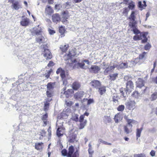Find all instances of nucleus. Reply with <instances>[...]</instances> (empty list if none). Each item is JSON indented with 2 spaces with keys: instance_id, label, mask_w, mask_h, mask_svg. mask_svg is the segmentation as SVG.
Segmentation results:
<instances>
[{
  "instance_id": "f03ea898",
  "label": "nucleus",
  "mask_w": 157,
  "mask_h": 157,
  "mask_svg": "<svg viewBox=\"0 0 157 157\" xmlns=\"http://www.w3.org/2000/svg\"><path fill=\"white\" fill-rule=\"evenodd\" d=\"M137 121H135L129 120L128 121L127 124L124 126V131L127 134L131 133L132 131V124H136Z\"/></svg>"
},
{
  "instance_id": "7ed1b4c3",
  "label": "nucleus",
  "mask_w": 157,
  "mask_h": 157,
  "mask_svg": "<svg viewBox=\"0 0 157 157\" xmlns=\"http://www.w3.org/2000/svg\"><path fill=\"white\" fill-rule=\"evenodd\" d=\"M71 64L72 65H71V66H73V68L74 69L79 67L82 69L86 68L85 67L84 63L82 62L79 63L78 61L76 59H74V60H72Z\"/></svg>"
},
{
  "instance_id": "37998d69",
  "label": "nucleus",
  "mask_w": 157,
  "mask_h": 157,
  "mask_svg": "<svg viewBox=\"0 0 157 157\" xmlns=\"http://www.w3.org/2000/svg\"><path fill=\"white\" fill-rule=\"evenodd\" d=\"M157 98V92H155L151 96V98L152 100H154Z\"/></svg>"
},
{
  "instance_id": "473e14b6",
  "label": "nucleus",
  "mask_w": 157,
  "mask_h": 157,
  "mask_svg": "<svg viewBox=\"0 0 157 157\" xmlns=\"http://www.w3.org/2000/svg\"><path fill=\"white\" fill-rule=\"evenodd\" d=\"M143 129V128L142 127L140 128H137L136 129V136L137 137V139L140 136L141 133Z\"/></svg>"
},
{
  "instance_id": "b1692460",
  "label": "nucleus",
  "mask_w": 157,
  "mask_h": 157,
  "mask_svg": "<svg viewBox=\"0 0 157 157\" xmlns=\"http://www.w3.org/2000/svg\"><path fill=\"white\" fill-rule=\"evenodd\" d=\"M72 7V3L70 2H67L64 3L62 6V7L63 8L69 9Z\"/></svg>"
},
{
  "instance_id": "9b49d317",
  "label": "nucleus",
  "mask_w": 157,
  "mask_h": 157,
  "mask_svg": "<svg viewBox=\"0 0 157 157\" xmlns=\"http://www.w3.org/2000/svg\"><path fill=\"white\" fill-rule=\"evenodd\" d=\"M36 41L40 44L43 43L46 41L44 36L41 34L37 36L36 39Z\"/></svg>"
},
{
  "instance_id": "e433bc0d",
  "label": "nucleus",
  "mask_w": 157,
  "mask_h": 157,
  "mask_svg": "<svg viewBox=\"0 0 157 157\" xmlns=\"http://www.w3.org/2000/svg\"><path fill=\"white\" fill-rule=\"evenodd\" d=\"M46 94L48 97L51 98L53 95V93L52 91L47 90Z\"/></svg>"
},
{
  "instance_id": "a18cd8bd",
  "label": "nucleus",
  "mask_w": 157,
  "mask_h": 157,
  "mask_svg": "<svg viewBox=\"0 0 157 157\" xmlns=\"http://www.w3.org/2000/svg\"><path fill=\"white\" fill-rule=\"evenodd\" d=\"M135 7V5H134L133 2H131L129 3L128 4V8L129 9L132 10Z\"/></svg>"
},
{
  "instance_id": "13d9d810",
  "label": "nucleus",
  "mask_w": 157,
  "mask_h": 157,
  "mask_svg": "<svg viewBox=\"0 0 157 157\" xmlns=\"http://www.w3.org/2000/svg\"><path fill=\"white\" fill-rule=\"evenodd\" d=\"M48 117V115L47 113H46L41 118V119L42 120L45 121L47 120V119Z\"/></svg>"
},
{
  "instance_id": "ddd939ff",
  "label": "nucleus",
  "mask_w": 157,
  "mask_h": 157,
  "mask_svg": "<svg viewBox=\"0 0 157 157\" xmlns=\"http://www.w3.org/2000/svg\"><path fill=\"white\" fill-rule=\"evenodd\" d=\"M147 34L148 33L147 32L142 33L140 34L139 35L140 38H141V40H142V43H145L147 41Z\"/></svg>"
},
{
  "instance_id": "4d7b16f0",
  "label": "nucleus",
  "mask_w": 157,
  "mask_h": 157,
  "mask_svg": "<svg viewBox=\"0 0 157 157\" xmlns=\"http://www.w3.org/2000/svg\"><path fill=\"white\" fill-rule=\"evenodd\" d=\"M133 39L135 40H141V38H140L139 35H136L134 36Z\"/></svg>"
},
{
  "instance_id": "4c0bfd02",
  "label": "nucleus",
  "mask_w": 157,
  "mask_h": 157,
  "mask_svg": "<svg viewBox=\"0 0 157 157\" xmlns=\"http://www.w3.org/2000/svg\"><path fill=\"white\" fill-rule=\"evenodd\" d=\"M125 108V107L123 105H119L117 108V110L118 111L122 112L123 111Z\"/></svg>"
},
{
  "instance_id": "cd10ccee",
  "label": "nucleus",
  "mask_w": 157,
  "mask_h": 157,
  "mask_svg": "<svg viewBox=\"0 0 157 157\" xmlns=\"http://www.w3.org/2000/svg\"><path fill=\"white\" fill-rule=\"evenodd\" d=\"M98 91L99 93L101 95H102L103 94H104L106 91L105 87V86H101L98 88Z\"/></svg>"
},
{
  "instance_id": "774afa93",
  "label": "nucleus",
  "mask_w": 157,
  "mask_h": 157,
  "mask_svg": "<svg viewBox=\"0 0 157 157\" xmlns=\"http://www.w3.org/2000/svg\"><path fill=\"white\" fill-rule=\"evenodd\" d=\"M88 151L89 154H92L94 152V151L92 150V148L88 149Z\"/></svg>"
},
{
  "instance_id": "09e8293b",
  "label": "nucleus",
  "mask_w": 157,
  "mask_h": 157,
  "mask_svg": "<svg viewBox=\"0 0 157 157\" xmlns=\"http://www.w3.org/2000/svg\"><path fill=\"white\" fill-rule=\"evenodd\" d=\"M85 100L87 101V105H89L93 103L94 102V100L93 99L90 98L89 99H86Z\"/></svg>"
},
{
  "instance_id": "7c9ffc66",
  "label": "nucleus",
  "mask_w": 157,
  "mask_h": 157,
  "mask_svg": "<svg viewBox=\"0 0 157 157\" xmlns=\"http://www.w3.org/2000/svg\"><path fill=\"white\" fill-rule=\"evenodd\" d=\"M78 117V114L73 113L72 115V117L71 118V120L76 122H77L79 120Z\"/></svg>"
},
{
  "instance_id": "c03bdc74",
  "label": "nucleus",
  "mask_w": 157,
  "mask_h": 157,
  "mask_svg": "<svg viewBox=\"0 0 157 157\" xmlns=\"http://www.w3.org/2000/svg\"><path fill=\"white\" fill-rule=\"evenodd\" d=\"M134 157H146V156L144 153H140L135 154Z\"/></svg>"
},
{
  "instance_id": "dca6fc26",
  "label": "nucleus",
  "mask_w": 157,
  "mask_h": 157,
  "mask_svg": "<svg viewBox=\"0 0 157 157\" xmlns=\"http://www.w3.org/2000/svg\"><path fill=\"white\" fill-rule=\"evenodd\" d=\"M136 86L140 88L144 86V81L142 79L139 78L136 82Z\"/></svg>"
},
{
  "instance_id": "4be33fe9",
  "label": "nucleus",
  "mask_w": 157,
  "mask_h": 157,
  "mask_svg": "<svg viewBox=\"0 0 157 157\" xmlns=\"http://www.w3.org/2000/svg\"><path fill=\"white\" fill-rule=\"evenodd\" d=\"M120 92L121 94V96L124 98H125L128 94V91L125 88H121L120 90Z\"/></svg>"
},
{
  "instance_id": "052dcab7",
  "label": "nucleus",
  "mask_w": 157,
  "mask_h": 157,
  "mask_svg": "<svg viewBox=\"0 0 157 157\" xmlns=\"http://www.w3.org/2000/svg\"><path fill=\"white\" fill-rule=\"evenodd\" d=\"M84 119V115H82L79 117V121L80 122H82L83 121Z\"/></svg>"
},
{
  "instance_id": "bb28decb",
  "label": "nucleus",
  "mask_w": 157,
  "mask_h": 157,
  "mask_svg": "<svg viewBox=\"0 0 157 157\" xmlns=\"http://www.w3.org/2000/svg\"><path fill=\"white\" fill-rule=\"evenodd\" d=\"M128 64L127 63H122L117 66V68L118 69L126 68L128 67Z\"/></svg>"
},
{
  "instance_id": "0e129e2a",
  "label": "nucleus",
  "mask_w": 157,
  "mask_h": 157,
  "mask_svg": "<svg viewBox=\"0 0 157 157\" xmlns=\"http://www.w3.org/2000/svg\"><path fill=\"white\" fill-rule=\"evenodd\" d=\"M78 153L77 151H76L72 155V157H78Z\"/></svg>"
},
{
  "instance_id": "f8f14e48",
  "label": "nucleus",
  "mask_w": 157,
  "mask_h": 157,
  "mask_svg": "<svg viewBox=\"0 0 157 157\" xmlns=\"http://www.w3.org/2000/svg\"><path fill=\"white\" fill-rule=\"evenodd\" d=\"M76 55V53L73 51L69 52L68 54H66L64 56V58L65 60L70 59V58L72 56Z\"/></svg>"
},
{
  "instance_id": "6ab92c4d",
  "label": "nucleus",
  "mask_w": 157,
  "mask_h": 157,
  "mask_svg": "<svg viewBox=\"0 0 157 157\" xmlns=\"http://www.w3.org/2000/svg\"><path fill=\"white\" fill-rule=\"evenodd\" d=\"M52 20L54 22H57L60 20V15L58 13H55L52 16Z\"/></svg>"
},
{
  "instance_id": "72a5a7b5",
  "label": "nucleus",
  "mask_w": 157,
  "mask_h": 157,
  "mask_svg": "<svg viewBox=\"0 0 157 157\" xmlns=\"http://www.w3.org/2000/svg\"><path fill=\"white\" fill-rule=\"evenodd\" d=\"M76 134L71 135L70 136V141L71 142H73L76 140Z\"/></svg>"
},
{
  "instance_id": "e2e57ef3",
  "label": "nucleus",
  "mask_w": 157,
  "mask_h": 157,
  "mask_svg": "<svg viewBox=\"0 0 157 157\" xmlns=\"http://www.w3.org/2000/svg\"><path fill=\"white\" fill-rule=\"evenodd\" d=\"M155 152L154 151L152 150L150 152V154L152 157L154 156L155 155Z\"/></svg>"
},
{
  "instance_id": "20e7f679",
  "label": "nucleus",
  "mask_w": 157,
  "mask_h": 157,
  "mask_svg": "<svg viewBox=\"0 0 157 157\" xmlns=\"http://www.w3.org/2000/svg\"><path fill=\"white\" fill-rule=\"evenodd\" d=\"M41 47L44 49V57L46 59H50L52 58V55L50 51L47 49V46L46 44L41 45Z\"/></svg>"
},
{
  "instance_id": "c85d7f7f",
  "label": "nucleus",
  "mask_w": 157,
  "mask_h": 157,
  "mask_svg": "<svg viewBox=\"0 0 157 157\" xmlns=\"http://www.w3.org/2000/svg\"><path fill=\"white\" fill-rule=\"evenodd\" d=\"M74 151V147L72 146H70L69 148V151L68 153V156L69 157H71Z\"/></svg>"
},
{
  "instance_id": "6e6552de",
  "label": "nucleus",
  "mask_w": 157,
  "mask_h": 157,
  "mask_svg": "<svg viewBox=\"0 0 157 157\" xmlns=\"http://www.w3.org/2000/svg\"><path fill=\"white\" fill-rule=\"evenodd\" d=\"M134 88L133 84L131 81H128L126 83V89L128 91V94L131 93Z\"/></svg>"
},
{
  "instance_id": "9d476101",
  "label": "nucleus",
  "mask_w": 157,
  "mask_h": 157,
  "mask_svg": "<svg viewBox=\"0 0 157 157\" xmlns=\"http://www.w3.org/2000/svg\"><path fill=\"white\" fill-rule=\"evenodd\" d=\"M90 84L92 86L96 89H98L101 86V82L98 80H93L90 82Z\"/></svg>"
},
{
  "instance_id": "5701e85b",
  "label": "nucleus",
  "mask_w": 157,
  "mask_h": 157,
  "mask_svg": "<svg viewBox=\"0 0 157 157\" xmlns=\"http://www.w3.org/2000/svg\"><path fill=\"white\" fill-rule=\"evenodd\" d=\"M80 84L77 82H75L72 84V87L75 90H78L80 87Z\"/></svg>"
},
{
  "instance_id": "8fccbe9b",
  "label": "nucleus",
  "mask_w": 157,
  "mask_h": 157,
  "mask_svg": "<svg viewBox=\"0 0 157 157\" xmlns=\"http://www.w3.org/2000/svg\"><path fill=\"white\" fill-rule=\"evenodd\" d=\"M146 54V52H143V53L140 54L139 56V59H143L144 58V56Z\"/></svg>"
},
{
  "instance_id": "603ef678",
  "label": "nucleus",
  "mask_w": 157,
  "mask_h": 157,
  "mask_svg": "<svg viewBox=\"0 0 157 157\" xmlns=\"http://www.w3.org/2000/svg\"><path fill=\"white\" fill-rule=\"evenodd\" d=\"M129 9L128 8H124L123 13V14H127L128 12L129 11Z\"/></svg>"
},
{
  "instance_id": "58836bf2",
  "label": "nucleus",
  "mask_w": 157,
  "mask_h": 157,
  "mask_svg": "<svg viewBox=\"0 0 157 157\" xmlns=\"http://www.w3.org/2000/svg\"><path fill=\"white\" fill-rule=\"evenodd\" d=\"M131 26V27L132 28V30L134 33L135 34H138L139 33L140 31L138 29L136 28L135 25H134L133 26L132 25Z\"/></svg>"
},
{
  "instance_id": "de8ad7c7",
  "label": "nucleus",
  "mask_w": 157,
  "mask_h": 157,
  "mask_svg": "<svg viewBox=\"0 0 157 157\" xmlns=\"http://www.w3.org/2000/svg\"><path fill=\"white\" fill-rule=\"evenodd\" d=\"M111 70L109 67H108L106 69H105V70L104 71V74L105 75H107L111 71Z\"/></svg>"
},
{
  "instance_id": "680f3d73",
  "label": "nucleus",
  "mask_w": 157,
  "mask_h": 157,
  "mask_svg": "<svg viewBox=\"0 0 157 157\" xmlns=\"http://www.w3.org/2000/svg\"><path fill=\"white\" fill-rule=\"evenodd\" d=\"M142 5L141 3V2H138V5L139 8H140V10H142L143 9H144V8H143V7L142 6Z\"/></svg>"
},
{
  "instance_id": "f257e3e1",
  "label": "nucleus",
  "mask_w": 157,
  "mask_h": 157,
  "mask_svg": "<svg viewBox=\"0 0 157 157\" xmlns=\"http://www.w3.org/2000/svg\"><path fill=\"white\" fill-rule=\"evenodd\" d=\"M57 74H59L62 78L63 82V85L66 86L67 84V79L69 78V76L67 74H65V71L62 68H59L56 71Z\"/></svg>"
},
{
  "instance_id": "864d4df0",
  "label": "nucleus",
  "mask_w": 157,
  "mask_h": 157,
  "mask_svg": "<svg viewBox=\"0 0 157 157\" xmlns=\"http://www.w3.org/2000/svg\"><path fill=\"white\" fill-rule=\"evenodd\" d=\"M59 32L61 34H63L65 32L64 29L62 27H60L59 29Z\"/></svg>"
},
{
  "instance_id": "0eeeda50",
  "label": "nucleus",
  "mask_w": 157,
  "mask_h": 157,
  "mask_svg": "<svg viewBox=\"0 0 157 157\" xmlns=\"http://www.w3.org/2000/svg\"><path fill=\"white\" fill-rule=\"evenodd\" d=\"M41 29L39 25H38L36 26L33 28L31 30V33L33 35L37 36L41 34Z\"/></svg>"
},
{
  "instance_id": "aec40b11",
  "label": "nucleus",
  "mask_w": 157,
  "mask_h": 157,
  "mask_svg": "<svg viewBox=\"0 0 157 157\" xmlns=\"http://www.w3.org/2000/svg\"><path fill=\"white\" fill-rule=\"evenodd\" d=\"M11 7L13 9H14L16 10L21 8V6L20 5L19 2L17 1H15L14 2L12 3Z\"/></svg>"
},
{
  "instance_id": "3c124183",
  "label": "nucleus",
  "mask_w": 157,
  "mask_h": 157,
  "mask_svg": "<svg viewBox=\"0 0 157 157\" xmlns=\"http://www.w3.org/2000/svg\"><path fill=\"white\" fill-rule=\"evenodd\" d=\"M102 64V68L103 69H106L107 67L109 66V65L108 63H106L104 62H103Z\"/></svg>"
},
{
  "instance_id": "423d86ee",
  "label": "nucleus",
  "mask_w": 157,
  "mask_h": 157,
  "mask_svg": "<svg viewBox=\"0 0 157 157\" xmlns=\"http://www.w3.org/2000/svg\"><path fill=\"white\" fill-rule=\"evenodd\" d=\"M74 92L73 90L72 89H69L67 90L64 91L63 92H61V98H68L70 97L71 94H72Z\"/></svg>"
},
{
  "instance_id": "2eb2a0df",
  "label": "nucleus",
  "mask_w": 157,
  "mask_h": 157,
  "mask_svg": "<svg viewBox=\"0 0 157 157\" xmlns=\"http://www.w3.org/2000/svg\"><path fill=\"white\" fill-rule=\"evenodd\" d=\"M64 133V128L63 127H59L56 131L57 135L58 137L62 136Z\"/></svg>"
},
{
  "instance_id": "4468645a",
  "label": "nucleus",
  "mask_w": 157,
  "mask_h": 157,
  "mask_svg": "<svg viewBox=\"0 0 157 157\" xmlns=\"http://www.w3.org/2000/svg\"><path fill=\"white\" fill-rule=\"evenodd\" d=\"M100 69L101 68L99 67L96 65H92L90 68V71L96 74L98 73Z\"/></svg>"
},
{
  "instance_id": "f3484780",
  "label": "nucleus",
  "mask_w": 157,
  "mask_h": 157,
  "mask_svg": "<svg viewBox=\"0 0 157 157\" xmlns=\"http://www.w3.org/2000/svg\"><path fill=\"white\" fill-rule=\"evenodd\" d=\"M136 104V103L134 101H128L125 103L126 105L128 107L129 109L132 108L134 109Z\"/></svg>"
},
{
  "instance_id": "39448f33",
  "label": "nucleus",
  "mask_w": 157,
  "mask_h": 157,
  "mask_svg": "<svg viewBox=\"0 0 157 157\" xmlns=\"http://www.w3.org/2000/svg\"><path fill=\"white\" fill-rule=\"evenodd\" d=\"M135 13V11H132L129 17V19L130 21L129 25H132L133 26L136 24V14Z\"/></svg>"
},
{
  "instance_id": "ea45409f",
  "label": "nucleus",
  "mask_w": 157,
  "mask_h": 157,
  "mask_svg": "<svg viewBox=\"0 0 157 157\" xmlns=\"http://www.w3.org/2000/svg\"><path fill=\"white\" fill-rule=\"evenodd\" d=\"M40 136L39 138L41 140L43 139V137L45 136V132L44 130H40Z\"/></svg>"
},
{
  "instance_id": "69168bd1",
  "label": "nucleus",
  "mask_w": 157,
  "mask_h": 157,
  "mask_svg": "<svg viewBox=\"0 0 157 157\" xmlns=\"http://www.w3.org/2000/svg\"><path fill=\"white\" fill-rule=\"evenodd\" d=\"M54 65V63L52 61H50L48 64V67H50L53 66Z\"/></svg>"
},
{
  "instance_id": "a878e982",
  "label": "nucleus",
  "mask_w": 157,
  "mask_h": 157,
  "mask_svg": "<svg viewBox=\"0 0 157 157\" xmlns=\"http://www.w3.org/2000/svg\"><path fill=\"white\" fill-rule=\"evenodd\" d=\"M43 143H35V148L37 150H40L43 147Z\"/></svg>"
},
{
  "instance_id": "6e6d98bb",
  "label": "nucleus",
  "mask_w": 157,
  "mask_h": 157,
  "mask_svg": "<svg viewBox=\"0 0 157 157\" xmlns=\"http://www.w3.org/2000/svg\"><path fill=\"white\" fill-rule=\"evenodd\" d=\"M62 153L63 155L65 156L67 155V150L65 149H64L62 151Z\"/></svg>"
},
{
  "instance_id": "f704fd0d",
  "label": "nucleus",
  "mask_w": 157,
  "mask_h": 157,
  "mask_svg": "<svg viewBox=\"0 0 157 157\" xmlns=\"http://www.w3.org/2000/svg\"><path fill=\"white\" fill-rule=\"evenodd\" d=\"M68 47V45H61L60 46V48L62 52H65L67 50Z\"/></svg>"
},
{
  "instance_id": "49530a36",
  "label": "nucleus",
  "mask_w": 157,
  "mask_h": 157,
  "mask_svg": "<svg viewBox=\"0 0 157 157\" xmlns=\"http://www.w3.org/2000/svg\"><path fill=\"white\" fill-rule=\"evenodd\" d=\"M118 97L117 95H114L112 97L113 101L116 103L118 102Z\"/></svg>"
},
{
  "instance_id": "a19ab883",
  "label": "nucleus",
  "mask_w": 157,
  "mask_h": 157,
  "mask_svg": "<svg viewBox=\"0 0 157 157\" xmlns=\"http://www.w3.org/2000/svg\"><path fill=\"white\" fill-rule=\"evenodd\" d=\"M117 75L118 74L115 73L112 74L111 75H110L109 76L110 77V78L112 80H114L116 79V78L117 77Z\"/></svg>"
},
{
  "instance_id": "c756f323",
  "label": "nucleus",
  "mask_w": 157,
  "mask_h": 157,
  "mask_svg": "<svg viewBox=\"0 0 157 157\" xmlns=\"http://www.w3.org/2000/svg\"><path fill=\"white\" fill-rule=\"evenodd\" d=\"M83 93L82 92H77L76 93L74 97L76 99H78L80 98L83 96Z\"/></svg>"
},
{
  "instance_id": "2f4dec72",
  "label": "nucleus",
  "mask_w": 157,
  "mask_h": 157,
  "mask_svg": "<svg viewBox=\"0 0 157 157\" xmlns=\"http://www.w3.org/2000/svg\"><path fill=\"white\" fill-rule=\"evenodd\" d=\"M51 100V98H48L47 99L46 103L44 104V109L45 111H46L49 106V103H47V102L50 101Z\"/></svg>"
},
{
  "instance_id": "338daca9",
  "label": "nucleus",
  "mask_w": 157,
  "mask_h": 157,
  "mask_svg": "<svg viewBox=\"0 0 157 157\" xmlns=\"http://www.w3.org/2000/svg\"><path fill=\"white\" fill-rule=\"evenodd\" d=\"M124 119H125L126 120V121L127 122V123H128V121L129 120L132 121H134L133 120L128 119V116H127V115H125L124 117Z\"/></svg>"
},
{
  "instance_id": "393cba45",
  "label": "nucleus",
  "mask_w": 157,
  "mask_h": 157,
  "mask_svg": "<svg viewBox=\"0 0 157 157\" xmlns=\"http://www.w3.org/2000/svg\"><path fill=\"white\" fill-rule=\"evenodd\" d=\"M114 119L115 122L118 123L122 120V118L119 113H118L115 116Z\"/></svg>"
},
{
  "instance_id": "bf43d9fd",
  "label": "nucleus",
  "mask_w": 157,
  "mask_h": 157,
  "mask_svg": "<svg viewBox=\"0 0 157 157\" xmlns=\"http://www.w3.org/2000/svg\"><path fill=\"white\" fill-rule=\"evenodd\" d=\"M98 142L99 143H102V144H106V142L104 141L102 139H100L98 140Z\"/></svg>"
},
{
  "instance_id": "5fc2aeb1",
  "label": "nucleus",
  "mask_w": 157,
  "mask_h": 157,
  "mask_svg": "<svg viewBox=\"0 0 157 157\" xmlns=\"http://www.w3.org/2000/svg\"><path fill=\"white\" fill-rule=\"evenodd\" d=\"M151 47V45L149 44H147L144 47V49L145 50H147L150 49V48Z\"/></svg>"
},
{
  "instance_id": "c9c22d12",
  "label": "nucleus",
  "mask_w": 157,
  "mask_h": 157,
  "mask_svg": "<svg viewBox=\"0 0 157 157\" xmlns=\"http://www.w3.org/2000/svg\"><path fill=\"white\" fill-rule=\"evenodd\" d=\"M87 122V121L86 120H85L83 121L82 122H80V126L79 127V129H83L85 127V126L86 125Z\"/></svg>"
},
{
  "instance_id": "a211bd4d",
  "label": "nucleus",
  "mask_w": 157,
  "mask_h": 157,
  "mask_svg": "<svg viewBox=\"0 0 157 157\" xmlns=\"http://www.w3.org/2000/svg\"><path fill=\"white\" fill-rule=\"evenodd\" d=\"M45 12L46 15H51L54 11L50 6H47L45 8Z\"/></svg>"
},
{
  "instance_id": "1a4fd4ad",
  "label": "nucleus",
  "mask_w": 157,
  "mask_h": 157,
  "mask_svg": "<svg viewBox=\"0 0 157 157\" xmlns=\"http://www.w3.org/2000/svg\"><path fill=\"white\" fill-rule=\"evenodd\" d=\"M145 88L144 90L141 93H139L137 91H135L132 94V97L138 98L140 96V95H141L144 94L145 92L147 89V87H145Z\"/></svg>"
},
{
  "instance_id": "412c9836",
  "label": "nucleus",
  "mask_w": 157,
  "mask_h": 157,
  "mask_svg": "<svg viewBox=\"0 0 157 157\" xmlns=\"http://www.w3.org/2000/svg\"><path fill=\"white\" fill-rule=\"evenodd\" d=\"M29 23V19L26 17L22 19L20 22L21 25L24 26L28 25Z\"/></svg>"
},
{
  "instance_id": "79ce46f5",
  "label": "nucleus",
  "mask_w": 157,
  "mask_h": 157,
  "mask_svg": "<svg viewBox=\"0 0 157 157\" xmlns=\"http://www.w3.org/2000/svg\"><path fill=\"white\" fill-rule=\"evenodd\" d=\"M53 89V86L51 83H48L47 85V90L52 91Z\"/></svg>"
}]
</instances>
